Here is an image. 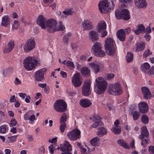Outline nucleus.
Segmentation results:
<instances>
[{
    "label": "nucleus",
    "mask_w": 154,
    "mask_h": 154,
    "mask_svg": "<svg viewBox=\"0 0 154 154\" xmlns=\"http://www.w3.org/2000/svg\"><path fill=\"white\" fill-rule=\"evenodd\" d=\"M65 28L63 23L60 21L58 25L56 21L54 19L48 20L46 22V29L50 32H53L56 31H63Z\"/></svg>",
    "instance_id": "f257e3e1"
},
{
    "label": "nucleus",
    "mask_w": 154,
    "mask_h": 154,
    "mask_svg": "<svg viewBox=\"0 0 154 154\" xmlns=\"http://www.w3.org/2000/svg\"><path fill=\"white\" fill-rule=\"evenodd\" d=\"M114 5L112 0H105L100 2L99 9L100 11L103 14L108 12L114 8Z\"/></svg>",
    "instance_id": "f03ea898"
},
{
    "label": "nucleus",
    "mask_w": 154,
    "mask_h": 154,
    "mask_svg": "<svg viewBox=\"0 0 154 154\" xmlns=\"http://www.w3.org/2000/svg\"><path fill=\"white\" fill-rule=\"evenodd\" d=\"M105 42L104 47L106 53L109 55L114 54L116 50V47L113 39L108 38L106 39Z\"/></svg>",
    "instance_id": "7ed1b4c3"
},
{
    "label": "nucleus",
    "mask_w": 154,
    "mask_h": 154,
    "mask_svg": "<svg viewBox=\"0 0 154 154\" xmlns=\"http://www.w3.org/2000/svg\"><path fill=\"white\" fill-rule=\"evenodd\" d=\"M96 82L94 91L95 92L98 94H101L104 92L107 86V83L102 78L98 77L95 79Z\"/></svg>",
    "instance_id": "20e7f679"
},
{
    "label": "nucleus",
    "mask_w": 154,
    "mask_h": 154,
    "mask_svg": "<svg viewBox=\"0 0 154 154\" xmlns=\"http://www.w3.org/2000/svg\"><path fill=\"white\" fill-rule=\"evenodd\" d=\"M39 61L36 59L32 57H28L24 60V66L27 70H32L36 66Z\"/></svg>",
    "instance_id": "39448f33"
},
{
    "label": "nucleus",
    "mask_w": 154,
    "mask_h": 154,
    "mask_svg": "<svg viewBox=\"0 0 154 154\" xmlns=\"http://www.w3.org/2000/svg\"><path fill=\"white\" fill-rule=\"evenodd\" d=\"M149 132L146 126H144L141 128V134L139 136V138L141 140V144L144 147L149 143Z\"/></svg>",
    "instance_id": "423d86ee"
},
{
    "label": "nucleus",
    "mask_w": 154,
    "mask_h": 154,
    "mask_svg": "<svg viewBox=\"0 0 154 154\" xmlns=\"http://www.w3.org/2000/svg\"><path fill=\"white\" fill-rule=\"evenodd\" d=\"M102 48L100 43L96 42L92 47V53L95 56L99 57H104L105 54L104 51L102 50Z\"/></svg>",
    "instance_id": "0eeeda50"
},
{
    "label": "nucleus",
    "mask_w": 154,
    "mask_h": 154,
    "mask_svg": "<svg viewBox=\"0 0 154 154\" xmlns=\"http://www.w3.org/2000/svg\"><path fill=\"white\" fill-rule=\"evenodd\" d=\"M109 93L113 95H119L122 92L120 85L118 83L111 84L109 87Z\"/></svg>",
    "instance_id": "6e6552de"
},
{
    "label": "nucleus",
    "mask_w": 154,
    "mask_h": 154,
    "mask_svg": "<svg viewBox=\"0 0 154 154\" xmlns=\"http://www.w3.org/2000/svg\"><path fill=\"white\" fill-rule=\"evenodd\" d=\"M54 108L57 112H62L65 111L67 109V105L63 100H58L54 103Z\"/></svg>",
    "instance_id": "1a4fd4ad"
},
{
    "label": "nucleus",
    "mask_w": 154,
    "mask_h": 154,
    "mask_svg": "<svg viewBox=\"0 0 154 154\" xmlns=\"http://www.w3.org/2000/svg\"><path fill=\"white\" fill-rule=\"evenodd\" d=\"M35 45V43L34 38L28 39L23 46V48L24 52L28 53L34 49Z\"/></svg>",
    "instance_id": "9d476101"
},
{
    "label": "nucleus",
    "mask_w": 154,
    "mask_h": 154,
    "mask_svg": "<svg viewBox=\"0 0 154 154\" xmlns=\"http://www.w3.org/2000/svg\"><path fill=\"white\" fill-rule=\"evenodd\" d=\"M82 81L81 75L79 72L74 74L72 77V83L75 87L80 86L82 83Z\"/></svg>",
    "instance_id": "9b49d317"
},
{
    "label": "nucleus",
    "mask_w": 154,
    "mask_h": 154,
    "mask_svg": "<svg viewBox=\"0 0 154 154\" xmlns=\"http://www.w3.org/2000/svg\"><path fill=\"white\" fill-rule=\"evenodd\" d=\"M67 136L71 140H75L80 137V131L78 129H74L68 133Z\"/></svg>",
    "instance_id": "f8f14e48"
},
{
    "label": "nucleus",
    "mask_w": 154,
    "mask_h": 154,
    "mask_svg": "<svg viewBox=\"0 0 154 154\" xmlns=\"http://www.w3.org/2000/svg\"><path fill=\"white\" fill-rule=\"evenodd\" d=\"M90 82L89 81H85L82 86V93L83 95L88 96L91 93Z\"/></svg>",
    "instance_id": "ddd939ff"
},
{
    "label": "nucleus",
    "mask_w": 154,
    "mask_h": 154,
    "mask_svg": "<svg viewBox=\"0 0 154 154\" xmlns=\"http://www.w3.org/2000/svg\"><path fill=\"white\" fill-rule=\"evenodd\" d=\"M46 71V69L43 68L36 72L34 74L35 80L37 81H40L44 79V74Z\"/></svg>",
    "instance_id": "4468645a"
},
{
    "label": "nucleus",
    "mask_w": 154,
    "mask_h": 154,
    "mask_svg": "<svg viewBox=\"0 0 154 154\" xmlns=\"http://www.w3.org/2000/svg\"><path fill=\"white\" fill-rule=\"evenodd\" d=\"M138 109L141 113H145L149 110V106L147 104L143 102H140L138 105Z\"/></svg>",
    "instance_id": "2eb2a0df"
},
{
    "label": "nucleus",
    "mask_w": 154,
    "mask_h": 154,
    "mask_svg": "<svg viewBox=\"0 0 154 154\" xmlns=\"http://www.w3.org/2000/svg\"><path fill=\"white\" fill-rule=\"evenodd\" d=\"M14 44L13 41H10L6 46L3 49L4 53H8L11 52L14 47Z\"/></svg>",
    "instance_id": "dca6fc26"
},
{
    "label": "nucleus",
    "mask_w": 154,
    "mask_h": 154,
    "mask_svg": "<svg viewBox=\"0 0 154 154\" xmlns=\"http://www.w3.org/2000/svg\"><path fill=\"white\" fill-rule=\"evenodd\" d=\"M46 19L42 15H40L38 16L37 19V24L41 27L42 29H46Z\"/></svg>",
    "instance_id": "f3484780"
},
{
    "label": "nucleus",
    "mask_w": 154,
    "mask_h": 154,
    "mask_svg": "<svg viewBox=\"0 0 154 154\" xmlns=\"http://www.w3.org/2000/svg\"><path fill=\"white\" fill-rule=\"evenodd\" d=\"M136 6L140 8H145L147 6V4L145 0H134Z\"/></svg>",
    "instance_id": "a211bd4d"
},
{
    "label": "nucleus",
    "mask_w": 154,
    "mask_h": 154,
    "mask_svg": "<svg viewBox=\"0 0 154 154\" xmlns=\"http://www.w3.org/2000/svg\"><path fill=\"white\" fill-rule=\"evenodd\" d=\"M143 97L145 99H148L151 97V92L149 89L146 87H143L141 88Z\"/></svg>",
    "instance_id": "6ab92c4d"
},
{
    "label": "nucleus",
    "mask_w": 154,
    "mask_h": 154,
    "mask_svg": "<svg viewBox=\"0 0 154 154\" xmlns=\"http://www.w3.org/2000/svg\"><path fill=\"white\" fill-rule=\"evenodd\" d=\"M72 149V146L67 141H65L63 144L60 146V150L62 151H71Z\"/></svg>",
    "instance_id": "aec40b11"
},
{
    "label": "nucleus",
    "mask_w": 154,
    "mask_h": 154,
    "mask_svg": "<svg viewBox=\"0 0 154 154\" xmlns=\"http://www.w3.org/2000/svg\"><path fill=\"white\" fill-rule=\"evenodd\" d=\"M11 19L9 17L6 15L2 18L1 25L2 26L7 27L10 26L11 23Z\"/></svg>",
    "instance_id": "412c9836"
},
{
    "label": "nucleus",
    "mask_w": 154,
    "mask_h": 154,
    "mask_svg": "<svg viewBox=\"0 0 154 154\" xmlns=\"http://www.w3.org/2000/svg\"><path fill=\"white\" fill-rule=\"evenodd\" d=\"M116 35L118 39L121 41H124L125 39V34L124 30L121 29L116 32Z\"/></svg>",
    "instance_id": "4be33fe9"
},
{
    "label": "nucleus",
    "mask_w": 154,
    "mask_h": 154,
    "mask_svg": "<svg viewBox=\"0 0 154 154\" xmlns=\"http://www.w3.org/2000/svg\"><path fill=\"white\" fill-rule=\"evenodd\" d=\"M89 35L90 38L93 41L97 40L99 39V35L94 31L92 30L89 32Z\"/></svg>",
    "instance_id": "5701e85b"
},
{
    "label": "nucleus",
    "mask_w": 154,
    "mask_h": 154,
    "mask_svg": "<svg viewBox=\"0 0 154 154\" xmlns=\"http://www.w3.org/2000/svg\"><path fill=\"white\" fill-rule=\"evenodd\" d=\"M106 23L104 21H100L98 24L97 29L98 32L100 33L101 30L106 29Z\"/></svg>",
    "instance_id": "b1692460"
},
{
    "label": "nucleus",
    "mask_w": 154,
    "mask_h": 154,
    "mask_svg": "<svg viewBox=\"0 0 154 154\" xmlns=\"http://www.w3.org/2000/svg\"><path fill=\"white\" fill-rule=\"evenodd\" d=\"M122 18L124 20H128L130 18V13L129 11L124 9L122 10Z\"/></svg>",
    "instance_id": "393cba45"
},
{
    "label": "nucleus",
    "mask_w": 154,
    "mask_h": 154,
    "mask_svg": "<svg viewBox=\"0 0 154 154\" xmlns=\"http://www.w3.org/2000/svg\"><path fill=\"white\" fill-rule=\"evenodd\" d=\"M82 25L84 29L88 30L93 28L91 22L88 20L84 21L82 23Z\"/></svg>",
    "instance_id": "a878e982"
},
{
    "label": "nucleus",
    "mask_w": 154,
    "mask_h": 154,
    "mask_svg": "<svg viewBox=\"0 0 154 154\" xmlns=\"http://www.w3.org/2000/svg\"><path fill=\"white\" fill-rule=\"evenodd\" d=\"M137 29L134 30V33L137 35L140 33H143L145 32V28L142 24H140L137 26Z\"/></svg>",
    "instance_id": "bb28decb"
},
{
    "label": "nucleus",
    "mask_w": 154,
    "mask_h": 154,
    "mask_svg": "<svg viewBox=\"0 0 154 154\" xmlns=\"http://www.w3.org/2000/svg\"><path fill=\"white\" fill-rule=\"evenodd\" d=\"M91 71L90 69L87 67H84L82 68L81 72L83 76L88 77L90 75Z\"/></svg>",
    "instance_id": "cd10ccee"
},
{
    "label": "nucleus",
    "mask_w": 154,
    "mask_h": 154,
    "mask_svg": "<svg viewBox=\"0 0 154 154\" xmlns=\"http://www.w3.org/2000/svg\"><path fill=\"white\" fill-rule=\"evenodd\" d=\"M80 103L81 106L83 107H88L90 106L91 105V101L87 99L81 100Z\"/></svg>",
    "instance_id": "c85d7f7f"
},
{
    "label": "nucleus",
    "mask_w": 154,
    "mask_h": 154,
    "mask_svg": "<svg viewBox=\"0 0 154 154\" xmlns=\"http://www.w3.org/2000/svg\"><path fill=\"white\" fill-rule=\"evenodd\" d=\"M145 43L141 42L136 44V47L135 48L136 51L138 52L143 51L145 48Z\"/></svg>",
    "instance_id": "c756f323"
},
{
    "label": "nucleus",
    "mask_w": 154,
    "mask_h": 154,
    "mask_svg": "<svg viewBox=\"0 0 154 154\" xmlns=\"http://www.w3.org/2000/svg\"><path fill=\"white\" fill-rule=\"evenodd\" d=\"M89 66L96 73L98 72L100 70L99 65L94 63H91L89 64Z\"/></svg>",
    "instance_id": "7c9ffc66"
},
{
    "label": "nucleus",
    "mask_w": 154,
    "mask_h": 154,
    "mask_svg": "<svg viewBox=\"0 0 154 154\" xmlns=\"http://www.w3.org/2000/svg\"><path fill=\"white\" fill-rule=\"evenodd\" d=\"M74 12V11L72 9H67L63 12V13L64 15H62L61 17L63 18L64 17H66L68 15H72Z\"/></svg>",
    "instance_id": "2f4dec72"
},
{
    "label": "nucleus",
    "mask_w": 154,
    "mask_h": 154,
    "mask_svg": "<svg viewBox=\"0 0 154 154\" xmlns=\"http://www.w3.org/2000/svg\"><path fill=\"white\" fill-rule=\"evenodd\" d=\"M98 130L99 131L97 132V134L100 137L107 134L106 130L104 127H101Z\"/></svg>",
    "instance_id": "473e14b6"
},
{
    "label": "nucleus",
    "mask_w": 154,
    "mask_h": 154,
    "mask_svg": "<svg viewBox=\"0 0 154 154\" xmlns=\"http://www.w3.org/2000/svg\"><path fill=\"white\" fill-rule=\"evenodd\" d=\"M117 142L118 144L124 148L126 149H129V146L126 143L125 141L123 139H121L118 140Z\"/></svg>",
    "instance_id": "72a5a7b5"
},
{
    "label": "nucleus",
    "mask_w": 154,
    "mask_h": 154,
    "mask_svg": "<svg viewBox=\"0 0 154 154\" xmlns=\"http://www.w3.org/2000/svg\"><path fill=\"white\" fill-rule=\"evenodd\" d=\"M99 140V138L97 137L93 138L90 141L91 145L94 146H98Z\"/></svg>",
    "instance_id": "f704fd0d"
},
{
    "label": "nucleus",
    "mask_w": 154,
    "mask_h": 154,
    "mask_svg": "<svg viewBox=\"0 0 154 154\" xmlns=\"http://www.w3.org/2000/svg\"><path fill=\"white\" fill-rule=\"evenodd\" d=\"M127 61L130 62L133 59V54L130 52H128L126 57Z\"/></svg>",
    "instance_id": "c9c22d12"
},
{
    "label": "nucleus",
    "mask_w": 154,
    "mask_h": 154,
    "mask_svg": "<svg viewBox=\"0 0 154 154\" xmlns=\"http://www.w3.org/2000/svg\"><path fill=\"white\" fill-rule=\"evenodd\" d=\"M141 121L144 124H146L148 123L149 121L148 117L146 115H143L141 116Z\"/></svg>",
    "instance_id": "e433bc0d"
},
{
    "label": "nucleus",
    "mask_w": 154,
    "mask_h": 154,
    "mask_svg": "<svg viewBox=\"0 0 154 154\" xmlns=\"http://www.w3.org/2000/svg\"><path fill=\"white\" fill-rule=\"evenodd\" d=\"M133 116V117L134 120H137L140 116V112L135 111L132 113Z\"/></svg>",
    "instance_id": "4c0bfd02"
},
{
    "label": "nucleus",
    "mask_w": 154,
    "mask_h": 154,
    "mask_svg": "<svg viewBox=\"0 0 154 154\" xmlns=\"http://www.w3.org/2000/svg\"><path fill=\"white\" fill-rule=\"evenodd\" d=\"M67 114L65 113H63L62 114L61 117L60 122V123H65L67 119Z\"/></svg>",
    "instance_id": "58836bf2"
},
{
    "label": "nucleus",
    "mask_w": 154,
    "mask_h": 154,
    "mask_svg": "<svg viewBox=\"0 0 154 154\" xmlns=\"http://www.w3.org/2000/svg\"><path fill=\"white\" fill-rule=\"evenodd\" d=\"M118 128H113L111 129L112 131L115 134H119L121 133V130L120 127Z\"/></svg>",
    "instance_id": "ea45409f"
},
{
    "label": "nucleus",
    "mask_w": 154,
    "mask_h": 154,
    "mask_svg": "<svg viewBox=\"0 0 154 154\" xmlns=\"http://www.w3.org/2000/svg\"><path fill=\"white\" fill-rule=\"evenodd\" d=\"M103 124L102 122L100 121H96L91 126V128H96L97 127L101 126Z\"/></svg>",
    "instance_id": "a19ab883"
},
{
    "label": "nucleus",
    "mask_w": 154,
    "mask_h": 154,
    "mask_svg": "<svg viewBox=\"0 0 154 154\" xmlns=\"http://www.w3.org/2000/svg\"><path fill=\"white\" fill-rule=\"evenodd\" d=\"M57 146L55 144H52L50 145L48 147L49 152L51 154H53L54 151L56 149Z\"/></svg>",
    "instance_id": "79ce46f5"
},
{
    "label": "nucleus",
    "mask_w": 154,
    "mask_h": 154,
    "mask_svg": "<svg viewBox=\"0 0 154 154\" xmlns=\"http://www.w3.org/2000/svg\"><path fill=\"white\" fill-rule=\"evenodd\" d=\"M61 124L60 126L59 129L61 133H63L65 130L66 128V123H60Z\"/></svg>",
    "instance_id": "37998d69"
},
{
    "label": "nucleus",
    "mask_w": 154,
    "mask_h": 154,
    "mask_svg": "<svg viewBox=\"0 0 154 154\" xmlns=\"http://www.w3.org/2000/svg\"><path fill=\"white\" fill-rule=\"evenodd\" d=\"M122 11H121L118 10L115 11V15L117 19H120L122 18Z\"/></svg>",
    "instance_id": "c03bdc74"
},
{
    "label": "nucleus",
    "mask_w": 154,
    "mask_h": 154,
    "mask_svg": "<svg viewBox=\"0 0 154 154\" xmlns=\"http://www.w3.org/2000/svg\"><path fill=\"white\" fill-rule=\"evenodd\" d=\"M148 74L150 77H154V66L151 67Z\"/></svg>",
    "instance_id": "a18cd8bd"
},
{
    "label": "nucleus",
    "mask_w": 154,
    "mask_h": 154,
    "mask_svg": "<svg viewBox=\"0 0 154 154\" xmlns=\"http://www.w3.org/2000/svg\"><path fill=\"white\" fill-rule=\"evenodd\" d=\"M6 126L5 125H3L0 127V133H5L6 132Z\"/></svg>",
    "instance_id": "49530a36"
},
{
    "label": "nucleus",
    "mask_w": 154,
    "mask_h": 154,
    "mask_svg": "<svg viewBox=\"0 0 154 154\" xmlns=\"http://www.w3.org/2000/svg\"><path fill=\"white\" fill-rule=\"evenodd\" d=\"M17 135L13 136L8 137V140L10 143H13L17 139Z\"/></svg>",
    "instance_id": "de8ad7c7"
},
{
    "label": "nucleus",
    "mask_w": 154,
    "mask_h": 154,
    "mask_svg": "<svg viewBox=\"0 0 154 154\" xmlns=\"http://www.w3.org/2000/svg\"><path fill=\"white\" fill-rule=\"evenodd\" d=\"M70 34H67L66 35H65L64 36L63 41L65 45H67L69 42V37Z\"/></svg>",
    "instance_id": "09e8293b"
},
{
    "label": "nucleus",
    "mask_w": 154,
    "mask_h": 154,
    "mask_svg": "<svg viewBox=\"0 0 154 154\" xmlns=\"http://www.w3.org/2000/svg\"><path fill=\"white\" fill-rule=\"evenodd\" d=\"M152 54V53L149 49H147L145 51L143 54V57H146L147 56Z\"/></svg>",
    "instance_id": "8fccbe9b"
},
{
    "label": "nucleus",
    "mask_w": 154,
    "mask_h": 154,
    "mask_svg": "<svg viewBox=\"0 0 154 154\" xmlns=\"http://www.w3.org/2000/svg\"><path fill=\"white\" fill-rule=\"evenodd\" d=\"M66 65L67 66L70 67L71 68H74V64L73 63L69 60H68L66 62Z\"/></svg>",
    "instance_id": "3c124183"
},
{
    "label": "nucleus",
    "mask_w": 154,
    "mask_h": 154,
    "mask_svg": "<svg viewBox=\"0 0 154 154\" xmlns=\"http://www.w3.org/2000/svg\"><path fill=\"white\" fill-rule=\"evenodd\" d=\"M19 22L17 20H15L14 22V24L12 26V29H17L19 26Z\"/></svg>",
    "instance_id": "603ef678"
},
{
    "label": "nucleus",
    "mask_w": 154,
    "mask_h": 154,
    "mask_svg": "<svg viewBox=\"0 0 154 154\" xmlns=\"http://www.w3.org/2000/svg\"><path fill=\"white\" fill-rule=\"evenodd\" d=\"M114 76V75L113 74H107L106 75V77L107 80H109L113 78Z\"/></svg>",
    "instance_id": "864d4df0"
},
{
    "label": "nucleus",
    "mask_w": 154,
    "mask_h": 154,
    "mask_svg": "<svg viewBox=\"0 0 154 154\" xmlns=\"http://www.w3.org/2000/svg\"><path fill=\"white\" fill-rule=\"evenodd\" d=\"M80 149L81 152V154H89L88 152H87L86 149L85 148L82 147H80Z\"/></svg>",
    "instance_id": "5fc2aeb1"
},
{
    "label": "nucleus",
    "mask_w": 154,
    "mask_h": 154,
    "mask_svg": "<svg viewBox=\"0 0 154 154\" xmlns=\"http://www.w3.org/2000/svg\"><path fill=\"white\" fill-rule=\"evenodd\" d=\"M39 152L41 154H43L45 152V149L43 146H41L39 149Z\"/></svg>",
    "instance_id": "6e6d98bb"
},
{
    "label": "nucleus",
    "mask_w": 154,
    "mask_h": 154,
    "mask_svg": "<svg viewBox=\"0 0 154 154\" xmlns=\"http://www.w3.org/2000/svg\"><path fill=\"white\" fill-rule=\"evenodd\" d=\"M143 69H148L150 67V65L148 63H144L143 65Z\"/></svg>",
    "instance_id": "4d7b16f0"
},
{
    "label": "nucleus",
    "mask_w": 154,
    "mask_h": 154,
    "mask_svg": "<svg viewBox=\"0 0 154 154\" xmlns=\"http://www.w3.org/2000/svg\"><path fill=\"white\" fill-rule=\"evenodd\" d=\"M106 30V29H104V30H101V31L100 32L101 33V34L102 35V37H104L107 35V32Z\"/></svg>",
    "instance_id": "13d9d810"
},
{
    "label": "nucleus",
    "mask_w": 154,
    "mask_h": 154,
    "mask_svg": "<svg viewBox=\"0 0 154 154\" xmlns=\"http://www.w3.org/2000/svg\"><path fill=\"white\" fill-rule=\"evenodd\" d=\"M93 118L94 121H96V122L98 121H100V116L98 115H94L93 116Z\"/></svg>",
    "instance_id": "bf43d9fd"
},
{
    "label": "nucleus",
    "mask_w": 154,
    "mask_h": 154,
    "mask_svg": "<svg viewBox=\"0 0 154 154\" xmlns=\"http://www.w3.org/2000/svg\"><path fill=\"white\" fill-rule=\"evenodd\" d=\"M17 123V121L14 119H11L10 122V125L13 126L15 125Z\"/></svg>",
    "instance_id": "052dcab7"
},
{
    "label": "nucleus",
    "mask_w": 154,
    "mask_h": 154,
    "mask_svg": "<svg viewBox=\"0 0 154 154\" xmlns=\"http://www.w3.org/2000/svg\"><path fill=\"white\" fill-rule=\"evenodd\" d=\"M149 151L150 153L154 154V146H151L149 147Z\"/></svg>",
    "instance_id": "680f3d73"
},
{
    "label": "nucleus",
    "mask_w": 154,
    "mask_h": 154,
    "mask_svg": "<svg viewBox=\"0 0 154 154\" xmlns=\"http://www.w3.org/2000/svg\"><path fill=\"white\" fill-rule=\"evenodd\" d=\"M14 82L15 84L16 85H20L21 84V82L17 78H15V79L14 81Z\"/></svg>",
    "instance_id": "e2e57ef3"
},
{
    "label": "nucleus",
    "mask_w": 154,
    "mask_h": 154,
    "mask_svg": "<svg viewBox=\"0 0 154 154\" xmlns=\"http://www.w3.org/2000/svg\"><path fill=\"white\" fill-rule=\"evenodd\" d=\"M35 120V116L34 114L32 115L29 118V120L31 121H34Z\"/></svg>",
    "instance_id": "0e129e2a"
},
{
    "label": "nucleus",
    "mask_w": 154,
    "mask_h": 154,
    "mask_svg": "<svg viewBox=\"0 0 154 154\" xmlns=\"http://www.w3.org/2000/svg\"><path fill=\"white\" fill-rule=\"evenodd\" d=\"M112 102L111 103L107 104V106L108 107V109L109 110H113L114 109V107L112 105Z\"/></svg>",
    "instance_id": "69168bd1"
},
{
    "label": "nucleus",
    "mask_w": 154,
    "mask_h": 154,
    "mask_svg": "<svg viewBox=\"0 0 154 154\" xmlns=\"http://www.w3.org/2000/svg\"><path fill=\"white\" fill-rule=\"evenodd\" d=\"M151 29L150 27H147L145 29V32H146V33L148 34L151 32Z\"/></svg>",
    "instance_id": "338daca9"
},
{
    "label": "nucleus",
    "mask_w": 154,
    "mask_h": 154,
    "mask_svg": "<svg viewBox=\"0 0 154 154\" xmlns=\"http://www.w3.org/2000/svg\"><path fill=\"white\" fill-rule=\"evenodd\" d=\"M60 73L63 77L66 78V77L67 74L66 72L63 71H61L60 72Z\"/></svg>",
    "instance_id": "774afa93"
}]
</instances>
